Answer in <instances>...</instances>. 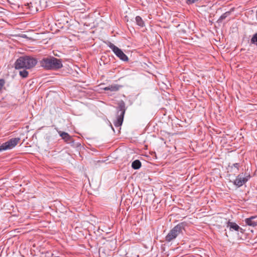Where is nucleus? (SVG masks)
Instances as JSON below:
<instances>
[{
  "label": "nucleus",
  "instance_id": "6e6552de",
  "mask_svg": "<svg viewBox=\"0 0 257 257\" xmlns=\"http://www.w3.org/2000/svg\"><path fill=\"white\" fill-rule=\"evenodd\" d=\"M257 217L256 216H252L250 217L246 218L245 219V223L250 226L254 227L257 225V221L254 220V219Z\"/></svg>",
  "mask_w": 257,
  "mask_h": 257
},
{
  "label": "nucleus",
  "instance_id": "4468645a",
  "mask_svg": "<svg viewBox=\"0 0 257 257\" xmlns=\"http://www.w3.org/2000/svg\"><path fill=\"white\" fill-rule=\"evenodd\" d=\"M230 12H226L225 13L223 14L219 18L218 21L219 22H221L222 20L225 19L227 17L229 16Z\"/></svg>",
  "mask_w": 257,
  "mask_h": 257
},
{
  "label": "nucleus",
  "instance_id": "dca6fc26",
  "mask_svg": "<svg viewBox=\"0 0 257 257\" xmlns=\"http://www.w3.org/2000/svg\"><path fill=\"white\" fill-rule=\"evenodd\" d=\"M251 43L257 46V33L254 34L251 39Z\"/></svg>",
  "mask_w": 257,
  "mask_h": 257
},
{
  "label": "nucleus",
  "instance_id": "2eb2a0df",
  "mask_svg": "<svg viewBox=\"0 0 257 257\" xmlns=\"http://www.w3.org/2000/svg\"><path fill=\"white\" fill-rule=\"evenodd\" d=\"M28 72L26 70L20 71L19 74L23 78H26L28 76Z\"/></svg>",
  "mask_w": 257,
  "mask_h": 257
},
{
  "label": "nucleus",
  "instance_id": "ddd939ff",
  "mask_svg": "<svg viewBox=\"0 0 257 257\" xmlns=\"http://www.w3.org/2000/svg\"><path fill=\"white\" fill-rule=\"evenodd\" d=\"M141 167V163L138 160H136L133 162L132 164V167L135 170L139 169Z\"/></svg>",
  "mask_w": 257,
  "mask_h": 257
},
{
  "label": "nucleus",
  "instance_id": "9b49d317",
  "mask_svg": "<svg viewBox=\"0 0 257 257\" xmlns=\"http://www.w3.org/2000/svg\"><path fill=\"white\" fill-rule=\"evenodd\" d=\"M59 134L62 138L66 142H69L71 141V137L68 133L65 132H60Z\"/></svg>",
  "mask_w": 257,
  "mask_h": 257
},
{
  "label": "nucleus",
  "instance_id": "20e7f679",
  "mask_svg": "<svg viewBox=\"0 0 257 257\" xmlns=\"http://www.w3.org/2000/svg\"><path fill=\"white\" fill-rule=\"evenodd\" d=\"M125 105L123 102L120 103L118 107V110L117 112L116 119L113 122L114 125L116 127H119L121 125L123 120L124 114L125 113Z\"/></svg>",
  "mask_w": 257,
  "mask_h": 257
},
{
  "label": "nucleus",
  "instance_id": "f03ea898",
  "mask_svg": "<svg viewBox=\"0 0 257 257\" xmlns=\"http://www.w3.org/2000/svg\"><path fill=\"white\" fill-rule=\"evenodd\" d=\"M37 63L36 59L28 56H22L18 58L15 63V67L17 69L25 68L30 69L34 67Z\"/></svg>",
  "mask_w": 257,
  "mask_h": 257
},
{
  "label": "nucleus",
  "instance_id": "39448f33",
  "mask_svg": "<svg viewBox=\"0 0 257 257\" xmlns=\"http://www.w3.org/2000/svg\"><path fill=\"white\" fill-rule=\"evenodd\" d=\"M19 138H14L10 139L0 146V152L6 150H9L15 148L19 143Z\"/></svg>",
  "mask_w": 257,
  "mask_h": 257
},
{
  "label": "nucleus",
  "instance_id": "a211bd4d",
  "mask_svg": "<svg viewBox=\"0 0 257 257\" xmlns=\"http://www.w3.org/2000/svg\"><path fill=\"white\" fill-rule=\"evenodd\" d=\"M5 80L4 79H0V92L2 90L3 88L4 87L5 84Z\"/></svg>",
  "mask_w": 257,
  "mask_h": 257
},
{
  "label": "nucleus",
  "instance_id": "0eeeda50",
  "mask_svg": "<svg viewBox=\"0 0 257 257\" xmlns=\"http://www.w3.org/2000/svg\"><path fill=\"white\" fill-rule=\"evenodd\" d=\"M250 178V175H247L245 177H243L242 175H238L235 180L233 181V184L238 187L242 186L245 184Z\"/></svg>",
  "mask_w": 257,
  "mask_h": 257
},
{
  "label": "nucleus",
  "instance_id": "1a4fd4ad",
  "mask_svg": "<svg viewBox=\"0 0 257 257\" xmlns=\"http://www.w3.org/2000/svg\"><path fill=\"white\" fill-rule=\"evenodd\" d=\"M227 227H229L230 230H235V231H238L240 227L235 223L228 221L227 223Z\"/></svg>",
  "mask_w": 257,
  "mask_h": 257
},
{
  "label": "nucleus",
  "instance_id": "f8f14e48",
  "mask_svg": "<svg viewBox=\"0 0 257 257\" xmlns=\"http://www.w3.org/2000/svg\"><path fill=\"white\" fill-rule=\"evenodd\" d=\"M136 24L141 27L145 26V22L140 16H137L135 18Z\"/></svg>",
  "mask_w": 257,
  "mask_h": 257
},
{
  "label": "nucleus",
  "instance_id": "f3484780",
  "mask_svg": "<svg viewBox=\"0 0 257 257\" xmlns=\"http://www.w3.org/2000/svg\"><path fill=\"white\" fill-rule=\"evenodd\" d=\"M239 164L238 163H234L231 167V169H233L234 168V172L237 173L239 170Z\"/></svg>",
  "mask_w": 257,
  "mask_h": 257
},
{
  "label": "nucleus",
  "instance_id": "9d476101",
  "mask_svg": "<svg viewBox=\"0 0 257 257\" xmlns=\"http://www.w3.org/2000/svg\"><path fill=\"white\" fill-rule=\"evenodd\" d=\"M120 86L117 84H114L111 85H109L107 87H105L104 88L105 90H110L111 91H116L119 90Z\"/></svg>",
  "mask_w": 257,
  "mask_h": 257
},
{
  "label": "nucleus",
  "instance_id": "6ab92c4d",
  "mask_svg": "<svg viewBox=\"0 0 257 257\" xmlns=\"http://www.w3.org/2000/svg\"><path fill=\"white\" fill-rule=\"evenodd\" d=\"M198 0H187V3L188 4H191L195 3Z\"/></svg>",
  "mask_w": 257,
  "mask_h": 257
},
{
  "label": "nucleus",
  "instance_id": "f257e3e1",
  "mask_svg": "<svg viewBox=\"0 0 257 257\" xmlns=\"http://www.w3.org/2000/svg\"><path fill=\"white\" fill-rule=\"evenodd\" d=\"M40 63L42 67L47 70H57L63 67L61 60L54 57L44 58Z\"/></svg>",
  "mask_w": 257,
  "mask_h": 257
},
{
  "label": "nucleus",
  "instance_id": "423d86ee",
  "mask_svg": "<svg viewBox=\"0 0 257 257\" xmlns=\"http://www.w3.org/2000/svg\"><path fill=\"white\" fill-rule=\"evenodd\" d=\"M108 46L111 49L115 55L118 57L120 60L123 61H127L128 60L127 56L122 52V51L115 46L113 44L109 42Z\"/></svg>",
  "mask_w": 257,
  "mask_h": 257
},
{
  "label": "nucleus",
  "instance_id": "7ed1b4c3",
  "mask_svg": "<svg viewBox=\"0 0 257 257\" xmlns=\"http://www.w3.org/2000/svg\"><path fill=\"white\" fill-rule=\"evenodd\" d=\"M185 226V222H181L174 227L166 236V241L169 242L175 239L184 229Z\"/></svg>",
  "mask_w": 257,
  "mask_h": 257
}]
</instances>
